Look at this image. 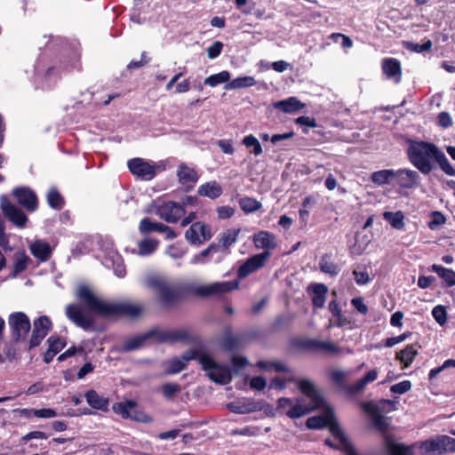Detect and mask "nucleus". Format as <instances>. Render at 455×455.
Masks as SVG:
<instances>
[{"label":"nucleus","instance_id":"obj_1","mask_svg":"<svg viewBox=\"0 0 455 455\" xmlns=\"http://www.w3.org/2000/svg\"><path fill=\"white\" fill-rule=\"evenodd\" d=\"M76 297L83 302L87 311L78 304H69L66 307V315L76 326L85 331L90 330L94 324L92 313L101 316L123 315L136 317L143 311V307L140 304L116 303L100 299L85 285L78 287Z\"/></svg>","mask_w":455,"mask_h":455},{"label":"nucleus","instance_id":"obj_2","mask_svg":"<svg viewBox=\"0 0 455 455\" xmlns=\"http://www.w3.org/2000/svg\"><path fill=\"white\" fill-rule=\"evenodd\" d=\"M407 156L411 164L425 175L429 174L436 164L444 173L455 176V169L445 154L434 143L411 140Z\"/></svg>","mask_w":455,"mask_h":455},{"label":"nucleus","instance_id":"obj_3","mask_svg":"<svg viewBox=\"0 0 455 455\" xmlns=\"http://www.w3.org/2000/svg\"><path fill=\"white\" fill-rule=\"evenodd\" d=\"M290 380L297 384L299 390L309 399V403L307 404L304 398H297L296 403L284 411L289 418L298 419L323 407V398L312 381L307 379H291Z\"/></svg>","mask_w":455,"mask_h":455},{"label":"nucleus","instance_id":"obj_4","mask_svg":"<svg viewBox=\"0 0 455 455\" xmlns=\"http://www.w3.org/2000/svg\"><path fill=\"white\" fill-rule=\"evenodd\" d=\"M144 284L154 291L157 301L164 308H172L182 299L181 289L164 276L148 275Z\"/></svg>","mask_w":455,"mask_h":455},{"label":"nucleus","instance_id":"obj_5","mask_svg":"<svg viewBox=\"0 0 455 455\" xmlns=\"http://www.w3.org/2000/svg\"><path fill=\"white\" fill-rule=\"evenodd\" d=\"M306 426L309 429L328 427L332 436L339 442V447L344 449L347 455H358L339 427L331 408H328L323 415L308 418Z\"/></svg>","mask_w":455,"mask_h":455},{"label":"nucleus","instance_id":"obj_6","mask_svg":"<svg viewBox=\"0 0 455 455\" xmlns=\"http://www.w3.org/2000/svg\"><path fill=\"white\" fill-rule=\"evenodd\" d=\"M198 363L202 369L207 372L208 378L220 385L228 384L232 379L231 370L228 366L218 363L210 355L200 353Z\"/></svg>","mask_w":455,"mask_h":455},{"label":"nucleus","instance_id":"obj_7","mask_svg":"<svg viewBox=\"0 0 455 455\" xmlns=\"http://www.w3.org/2000/svg\"><path fill=\"white\" fill-rule=\"evenodd\" d=\"M419 451L422 455L454 453L455 439L445 435H436L422 442L419 445Z\"/></svg>","mask_w":455,"mask_h":455},{"label":"nucleus","instance_id":"obj_8","mask_svg":"<svg viewBox=\"0 0 455 455\" xmlns=\"http://www.w3.org/2000/svg\"><path fill=\"white\" fill-rule=\"evenodd\" d=\"M8 324L11 329L12 338L15 342L26 340L31 323L28 316L23 312H15L9 315Z\"/></svg>","mask_w":455,"mask_h":455},{"label":"nucleus","instance_id":"obj_9","mask_svg":"<svg viewBox=\"0 0 455 455\" xmlns=\"http://www.w3.org/2000/svg\"><path fill=\"white\" fill-rule=\"evenodd\" d=\"M151 208L162 220L170 223L177 222L185 213L181 204L172 201L163 202L162 204L155 202Z\"/></svg>","mask_w":455,"mask_h":455},{"label":"nucleus","instance_id":"obj_10","mask_svg":"<svg viewBox=\"0 0 455 455\" xmlns=\"http://www.w3.org/2000/svg\"><path fill=\"white\" fill-rule=\"evenodd\" d=\"M237 281L216 282L196 288V294L202 297L220 296L238 288Z\"/></svg>","mask_w":455,"mask_h":455},{"label":"nucleus","instance_id":"obj_11","mask_svg":"<svg viewBox=\"0 0 455 455\" xmlns=\"http://www.w3.org/2000/svg\"><path fill=\"white\" fill-rule=\"evenodd\" d=\"M187 241L192 245H202L212 237L211 228L204 222H195L185 233Z\"/></svg>","mask_w":455,"mask_h":455},{"label":"nucleus","instance_id":"obj_12","mask_svg":"<svg viewBox=\"0 0 455 455\" xmlns=\"http://www.w3.org/2000/svg\"><path fill=\"white\" fill-rule=\"evenodd\" d=\"M0 206L11 222L19 228L25 227L28 221L27 216L20 209L11 204L8 197L4 195L0 196Z\"/></svg>","mask_w":455,"mask_h":455},{"label":"nucleus","instance_id":"obj_13","mask_svg":"<svg viewBox=\"0 0 455 455\" xmlns=\"http://www.w3.org/2000/svg\"><path fill=\"white\" fill-rule=\"evenodd\" d=\"M51 328L52 322L48 316L42 315L36 319L33 323L32 335L29 340V348L39 346L42 340L48 334Z\"/></svg>","mask_w":455,"mask_h":455},{"label":"nucleus","instance_id":"obj_14","mask_svg":"<svg viewBox=\"0 0 455 455\" xmlns=\"http://www.w3.org/2000/svg\"><path fill=\"white\" fill-rule=\"evenodd\" d=\"M269 251H263L259 254H255L249 259L239 267L238 269V276L240 278H244L249 275L254 273L260 267H264L266 262L270 257Z\"/></svg>","mask_w":455,"mask_h":455},{"label":"nucleus","instance_id":"obj_15","mask_svg":"<svg viewBox=\"0 0 455 455\" xmlns=\"http://www.w3.org/2000/svg\"><path fill=\"white\" fill-rule=\"evenodd\" d=\"M130 172L142 180H150L156 176V168L142 158H133L128 162Z\"/></svg>","mask_w":455,"mask_h":455},{"label":"nucleus","instance_id":"obj_16","mask_svg":"<svg viewBox=\"0 0 455 455\" xmlns=\"http://www.w3.org/2000/svg\"><path fill=\"white\" fill-rule=\"evenodd\" d=\"M12 195L19 204L24 207L28 212H32L37 209V196L30 188L24 187L17 188L13 189Z\"/></svg>","mask_w":455,"mask_h":455},{"label":"nucleus","instance_id":"obj_17","mask_svg":"<svg viewBox=\"0 0 455 455\" xmlns=\"http://www.w3.org/2000/svg\"><path fill=\"white\" fill-rule=\"evenodd\" d=\"M176 174L179 182L187 191L193 189L199 179L196 170L185 163L179 164Z\"/></svg>","mask_w":455,"mask_h":455},{"label":"nucleus","instance_id":"obj_18","mask_svg":"<svg viewBox=\"0 0 455 455\" xmlns=\"http://www.w3.org/2000/svg\"><path fill=\"white\" fill-rule=\"evenodd\" d=\"M227 408L233 413L248 414L260 411L262 406L251 399L242 398L228 403Z\"/></svg>","mask_w":455,"mask_h":455},{"label":"nucleus","instance_id":"obj_19","mask_svg":"<svg viewBox=\"0 0 455 455\" xmlns=\"http://www.w3.org/2000/svg\"><path fill=\"white\" fill-rule=\"evenodd\" d=\"M199 354L196 350H188L182 354L180 357H174L169 361V368L166 370L167 374H176L185 369L187 363L196 359L198 361Z\"/></svg>","mask_w":455,"mask_h":455},{"label":"nucleus","instance_id":"obj_20","mask_svg":"<svg viewBox=\"0 0 455 455\" xmlns=\"http://www.w3.org/2000/svg\"><path fill=\"white\" fill-rule=\"evenodd\" d=\"M419 178V174L414 170L399 169L395 171V179L397 184L403 188L417 187Z\"/></svg>","mask_w":455,"mask_h":455},{"label":"nucleus","instance_id":"obj_21","mask_svg":"<svg viewBox=\"0 0 455 455\" xmlns=\"http://www.w3.org/2000/svg\"><path fill=\"white\" fill-rule=\"evenodd\" d=\"M382 71L386 77L395 84L402 80V68L400 61L394 58H385L382 60Z\"/></svg>","mask_w":455,"mask_h":455},{"label":"nucleus","instance_id":"obj_22","mask_svg":"<svg viewBox=\"0 0 455 455\" xmlns=\"http://www.w3.org/2000/svg\"><path fill=\"white\" fill-rule=\"evenodd\" d=\"M253 243L258 249H262L264 251H269L276 247L275 235L267 232L259 231L253 236Z\"/></svg>","mask_w":455,"mask_h":455},{"label":"nucleus","instance_id":"obj_23","mask_svg":"<svg viewBox=\"0 0 455 455\" xmlns=\"http://www.w3.org/2000/svg\"><path fill=\"white\" fill-rule=\"evenodd\" d=\"M305 346L316 351L326 352L330 355H338L342 351V349L333 342L315 339L306 341Z\"/></svg>","mask_w":455,"mask_h":455},{"label":"nucleus","instance_id":"obj_24","mask_svg":"<svg viewBox=\"0 0 455 455\" xmlns=\"http://www.w3.org/2000/svg\"><path fill=\"white\" fill-rule=\"evenodd\" d=\"M31 253L39 260H47L52 253L50 244L43 240H36L29 246Z\"/></svg>","mask_w":455,"mask_h":455},{"label":"nucleus","instance_id":"obj_25","mask_svg":"<svg viewBox=\"0 0 455 455\" xmlns=\"http://www.w3.org/2000/svg\"><path fill=\"white\" fill-rule=\"evenodd\" d=\"M88 404L96 410L107 411L108 407V399L100 395L95 390L91 389L84 394Z\"/></svg>","mask_w":455,"mask_h":455},{"label":"nucleus","instance_id":"obj_26","mask_svg":"<svg viewBox=\"0 0 455 455\" xmlns=\"http://www.w3.org/2000/svg\"><path fill=\"white\" fill-rule=\"evenodd\" d=\"M275 109H278L283 113H293L299 110L304 107L296 97H290L283 100L275 101L273 103Z\"/></svg>","mask_w":455,"mask_h":455},{"label":"nucleus","instance_id":"obj_27","mask_svg":"<svg viewBox=\"0 0 455 455\" xmlns=\"http://www.w3.org/2000/svg\"><path fill=\"white\" fill-rule=\"evenodd\" d=\"M220 246L214 243H211L206 249L203 250L199 253L195 254L191 259L190 264L192 265H203L209 262L213 253L218 252Z\"/></svg>","mask_w":455,"mask_h":455},{"label":"nucleus","instance_id":"obj_28","mask_svg":"<svg viewBox=\"0 0 455 455\" xmlns=\"http://www.w3.org/2000/svg\"><path fill=\"white\" fill-rule=\"evenodd\" d=\"M377 370H371L363 378L358 379L355 384L347 387L348 393L351 395H355L362 392L367 384L374 381L377 379Z\"/></svg>","mask_w":455,"mask_h":455},{"label":"nucleus","instance_id":"obj_29","mask_svg":"<svg viewBox=\"0 0 455 455\" xmlns=\"http://www.w3.org/2000/svg\"><path fill=\"white\" fill-rule=\"evenodd\" d=\"M418 355V350L414 345H407L403 350L397 352L395 359L403 363V369L409 367Z\"/></svg>","mask_w":455,"mask_h":455},{"label":"nucleus","instance_id":"obj_30","mask_svg":"<svg viewBox=\"0 0 455 455\" xmlns=\"http://www.w3.org/2000/svg\"><path fill=\"white\" fill-rule=\"evenodd\" d=\"M198 194L211 199L218 198L222 194L220 185L216 181H210L202 184L198 188Z\"/></svg>","mask_w":455,"mask_h":455},{"label":"nucleus","instance_id":"obj_31","mask_svg":"<svg viewBox=\"0 0 455 455\" xmlns=\"http://www.w3.org/2000/svg\"><path fill=\"white\" fill-rule=\"evenodd\" d=\"M149 339L148 333L145 332L143 334L134 336L127 339L124 345L123 350L125 352L133 351L137 349H140L146 345V342Z\"/></svg>","mask_w":455,"mask_h":455},{"label":"nucleus","instance_id":"obj_32","mask_svg":"<svg viewBox=\"0 0 455 455\" xmlns=\"http://www.w3.org/2000/svg\"><path fill=\"white\" fill-rule=\"evenodd\" d=\"M385 446L390 455H412L411 447L397 443L389 437H386Z\"/></svg>","mask_w":455,"mask_h":455},{"label":"nucleus","instance_id":"obj_33","mask_svg":"<svg viewBox=\"0 0 455 455\" xmlns=\"http://www.w3.org/2000/svg\"><path fill=\"white\" fill-rule=\"evenodd\" d=\"M256 84L254 77L246 76L243 77H237L226 84L224 89L227 91L236 90L241 88H247Z\"/></svg>","mask_w":455,"mask_h":455},{"label":"nucleus","instance_id":"obj_34","mask_svg":"<svg viewBox=\"0 0 455 455\" xmlns=\"http://www.w3.org/2000/svg\"><path fill=\"white\" fill-rule=\"evenodd\" d=\"M431 269L435 272L448 286L455 285V271L436 264L432 265Z\"/></svg>","mask_w":455,"mask_h":455},{"label":"nucleus","instance_id":"obj_35","mask_svg":"<svg viewBox=\"0 0 455 455\" xmlns=\"http://www.w3.org/2000/svg\"><path fill=\"white\" fill-rule=\"evenodd\" d=\"M394 179L395 171L390 169L377 171L371 174L372 182L379 186L389 184Z\"/></svg>","mask_w":455,"mask_h":455},{"label":"nucleus","instance_id":"obj_36","mask_svg":"<svg viewBox=\"0 0 455 455\" xmlns=\"http://www.w3.org/2000/svg\"><path fill=\"white\" fill-rule=\"evenodd\" d=\"M239 233V228L227 229L222 232L220 238V244H218L220 248L228 249L231 244L236 242Z\"/></svg>","mask_w":455,"mask_h":455},{"label":"nucleus","instance_id":"obj_37","mask_svg":"<svg viewBox=\"0 0 455 455\" xmlns=\"http://www.w3.org/2000/svg\"><path fill=\"white\" fill-rule=\"evenodd\" d=\"M29 260V257L26 255L24 252L15 253L13 272L12 274V276L16 277L20 273L25 271Z\"/></svg>","mask_w":455,"mask_h":455},{"label":"nucleus","instance_id":"obj_38","mask_svg":"<svg viewBox=\"0 0 455 455\" xmlns=\"http://www.w3.org/2000/svg\"><path fill=\"white\" fill-rule=\"evenodd\" d=\"M136 403L132 400H129L124 403H118L113 406L115 413L121 415L124 419H130Z\"/></svg>","mask_w":455,"mask_h":455},{"label":"nucleus","instance_id":"obj_39","mask_svg":"<svg viewBox=\"0 0 455 455\" xmlns=\"http://www.w3.org/2000/svg\"><path fill=\"white\" fill-rule=\"evenodd\" d=\"M230 73L227 70H223L218 74L212 75L204 79V84L210 87H216L220 84L229 83Z\"/></svg>","mask_w":455,"mask_h":455},{"label":"nucleus","instance_id":"obj_40","mask_svg":"<svg viewBox=\"0 0 455 455\" xmlns=\"http://www.w3.org/2000/svg\"><path fill=\"white\" fill-rule=\"evenodd\" d=\"M384 219L395 229H403L404 227V216L402 212H386L383 214Z\"/></svg>","mask_w":455,"mask_h":455},{"label":"nucleus","instance_id":"obj_41","mask_svg":"<svg viewBox=\"0 0 455 455\" xmlns=\"http://www.w3.org/2000/svg\"><path fill=\"white\" fill-rule=\"evenodd\" d=\"M138 246L139 254L141 256H147L153 253L156 250L158 246V241L152 238H147L140 241Z\"/></svg>","mask_w":455,"mask_h":455},{"label":"nucleus","instance_id":"obj_42","mask_svg":"<svg viewBox=\"0 0 455 455\" xmlns=\"http://www.w3.org/2000/svg\"><path fill=\"white\" fill-rule=\"evenodd\" d=\"M320 269L322 272L328 274L331 276H335L339 274V267L330 259V257L324 255L322 257L320 261Z\"/></svg>","mask_w":455,"mask_h":455},{"label":"nucleus","instance_id":"obj_43","mask_svg":"<svg viewBox=\"0 0 455 455\" xmlns=\"http://www.w3.org/2000/svg\"><path fill=\"white\" fill-rule=\"evenodd\" d=\"M48 204L56 210H60L64 205V200L56 188H51L47 194Z\"/></svg>","mask_w":455,"mask_h":455},{"label":"nucleus","instance_id":"obj_44","mask_svg":"<svg viewBox=\"0 0 455 455\" xmlns=\"http://www.w3.org/2000/svg\"><path fill=\"white\" fill-rule=\"evenodd\" d=\"M149 339H154L157 342H170L171 330L153 328L148 331Z\"/></svg>","mask_w":455,"mask_h":455},{"label":"nucleus","instance_id":"obj_45","mask_svg":"<svg viewBox=\"0 0 455 455\" xmlns=\"http://www.w3.org/2000/svg\"><path fill=\"white\" fill-rule=\"evenodd\" d=\"M239 204L241 209L247 213L256 212L261 206L259 202L251 197H243L240 200Z\"/></svg>","mask_w":455,"mask_h":455},{"label":"nucleus","instance_id":"obj_46","mask_svg":"<svg viewBox=\"0 0 455 455\" xmlns=\"http://www.w3.org/2000/svg\"><path fill=\"white\" fill-rule=\"evenodd\" d=\"M242 143L246 148L252 147L251 153L255 156H259L262 153V148L259 140L252 134L247 135L243 139Z\"/></svg>","mask_w":455,"mask_h":455},{"label":"nucleus","instance_id":"obj_47","mask_svg":"<svg viewBox=\"0 0 455 455\" xmlns=\"http://www.w3.org/2000/svg\"><path fill=\"white\" fill-rule=\"evenodd\" d=\"M221 347L227 351L235 350L240 347V339L237 336L227 334L221 341Z\"/></svg>","mask_w":455,"mask_h":455},{"label":"nucleus","instance_id":"obj_48","mask_svg":"<svg viewBox=\"0 0 455 455\" xmlns=\"http://www.w3.org/2000/svg\"><path fill=\"white\" fill-rule=\"evenodd\" d=\"M259 427L254 426L245 427L240 429H235L230 432L231 435L255 436L259 433Z\"/></svg>","mask_w":455,"mask_h":455},{"label":"nucleus","instance_id":"obj_49","mask_svg":"<svg viewBox=\"0 0 455 455\" xmlns=\"http://www.w3.org/2000/svg\"><path fill=\"white\" fill-rule=\"evenodd\" d=\"M432 315L440 325H443L447 321V313L443 306H435L432 310Z\"/></svg>","mask_w":455,"mask_h":455},{"label":"nucleus","instance_id":"obj_50","mask_svg":"<svg viewBox=\"0 0 455 455\" xmlns=\"http://www.w3.org/2000/svg\"><path fill=\"white\" fill-rule=\"evenodd\" d=\"M405 45L408 50H411L414 52L421 53V52H427L431 49L432 42L430 40H428L426 43L421 44H414L411 42H406Z\"/></svg>","mask_w":455,"mask_h":455},{"label":"nucleus","instance_id":"obj_51","mask_svg":"<svg viewBox=\"0 0 455 455\" xmlns=\"http://www.w3.org/2000/svg\"><path fill=\"white\" fill-rule=\"evenodd\" d=\"M181 391L180 386L176 383H166L162 387L163 395L166 398H172Z\"/></svg>","mask_w":455,"mask_h":455},{"label":"nucleus","instance_id":"obj_52","mask_svg":"<svg viewBox=\"0 0 455 455\" xmlns=\"http://www.w3.org/2000/svg\"><path fill=\"white\" fill-rule=\"evenodd\" d=\"M48 347H50L56 354L60 352L66 345V343L59 337L51 336L47 339Z\"/></svg>","mask_w":455,"mask_h":455},{"label":"nucleus","instance_id":"obj_53","mask_svg":"<svg viewBox=\"0 0 455 455\" xmlns=\"http://www.w3.org/2000/svg\"><path fill=\"white\" fill-rule=\"evenodd\" d=\"M411 388V383L409 380H403L402 382H399L397 384L393 385L390 387V391L392 393L403 395L406 392H408Z\"/></svg>","mask_w":455,"mask_h":455},{"label":"nucleus","instance_id":"obj_54","mask_svg":"<svg viewBox=\"0 0 455 455\" xmlns=\"http://www.w3.org/2000/svg\"><path fill=\"white\" fill-rule=\"evenodd\" d=\"M445 222V217L440 212H434L431 215V220L428 224L431 229H435L439 226L443 225Z\"/></svg>","mask_w":455,"mask_h":455},{"label":"nucleus","instance_id":"obj_55","mask_svg":"<svg viewBox=\"0 0 455 455\" xmlns=\"http://www.w3.org/2000/svg\"><path fill=\"white\" fill-rule=\"evenodd\" d=\"M223 44L220 41H216L212 45L207 48V55L209 59L217 58L222 51Z\"/></svg>","mask_w":455,"mask_h":455},{"label":"nucleus","instance_id":"obj_56","mask_svg":"<svg viewBox=\"0 0 455 455\" xmlns=\"http://www.w3.org/2000/svg\"><path fill=\"white\" fill-rule=\"evenodd\" d=\"M188 338L189 334L185 330H171L170 342L186 340Z\"/></svg>","mask_w":455,"mask_h":455},{"label":"nucleus","instance_id":"obj_57","mask_svg":"<svg viewBox=\"0 0 455 455\" xmlns=\"http://www.w3.org/2000/svg\"><path fill=\"white\" fill-rule=\"evenodd\" d=\"M154 231L165 234L166 238H168V239H172L176 236V234L174 233V231L170 227H168L163 223L156 222V226L154 228Z\"/></svg>","mask_w":455,"mask_h":455},{"label":"nucleus","instance_id":"obj_58","mask_svg":"<svg viewBox=\"0 0 455 455\" xmlns=\"http://www.w3.org/2000/svg\"><path fill=\"white\" fill-rule=\"evenodd\" d=\"M130 419H132L135 421L143 422V423L152 422V418L150 416L147 415L146 413H144L142 411H137L136 407H134Z\"/></svg>","mask_w":455,"mask_h":455},{"label":"nucleus","instance_id":"obj_59","mask_svg":"<svg viewBox=\"0 0 455 455\" xmlns=\"http://www.w3.org/2000/svg\"><path fill=\"white\" fill-rule=\"evenodd\" d=\"M331 38L334 41V42H337V39L338 38H341L342 39V42H341V46L345 49H349L353 46V42L352 40L346 35H343V34H340V33H332L331 35Z\"/></svg>","mask_w":455,"mask_h":455},{"label":"nucleus","instance_id":"obj_60","mask_svg":"<svg viewBox=\"0 0 455 455\" xmlns=\"http://www.w3.org/2000/svg\"><path fill=\"white\" fill-rule=\"evenodd\" d=\"M156 223V222H152L148 218H145L141 220L139 229L142 234L153 232Z\"/></svg>","mask_w":455,"mask_h":455},{"label":"nucleus","instance_id":"obj_61","mask_svg":"<svg viewBox=\"0 0 455 455\" xmlns=\"http://www.w3.org/2000/svg\"><path fill=\"white\" fill-rule=\"evenodd\" d=\"M34 416L37 418H43V419H51L57 416V412L53 409L45 408V409H40L36 410L35 409Z\"/></svg>","mask_w":455,"mask_h":455},{"label":"nucleus","instance_id":"obj_62","mask_svg":"<svg viewBox=\"0 0 455 455\" xmlns=\"http://www.w3.org/2000/svg\"><path fill=\"white\" fill-rule=\"evenodd\" d=\"M266 386H267V381L261 376L252 378L250 382V387L252 389H256V390H259V391L263 390L266 387Z\"/></svg>","mask_w":455,"mask_h":455},{"label":"nucleus","instance_id":"obj_63","mask_svg":"<svg viewBox=\"0 0 455 455\" xmlns=\"http://www.w3.org/2000/svg\"><path fill=\"white\" fill-rule=\"evenodd\" d=\"M220 219H228L235 214V209L230 206H220L217 209Z\"/></svg>","mask_w":455,"mask_h":455},{"label":"nucleus","instance_id":"obj_64","mask_svg":"<svg viewBox=\"0 0 455 455\" xmlns=\"http://www.w3.org/2000/svg\"><path fill=\"white\" fill-rule=\"evenodd\" d=\"M347 376V372L340 370H335L331 374V379L339 386L343 385Z\"/></svg>","mask_w":455,"mask_h":455}]
</instances>
